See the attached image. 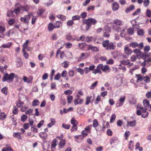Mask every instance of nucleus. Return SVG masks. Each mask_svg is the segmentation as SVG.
Segmentation results:
<instances>
[{
    "instance_id": "338daca9",
    "label": "nucleus",
    "mask_w": 151,
    "mask_h": 151,
    "mask_svg": "<svg viewBox=\"0 0 151 151\" xmlns=\"http://www.w3.org/2000/svg\"><path fill=\"white\" fill-rule=\"evenodd\" d=\"M97 83V81L95 82L90 87V88L91 89H93L96 86Z\"/></svg>"
},
{
    "instance_id": "412c9836",
    "label": "nucleus",
    "mask_w": 151,
    "mask_h": 151,
    "mask_svg": "<svg viewBox=\"0 0 151 151\" xmlns=\"http://www.w3.org/2000/svg\"><path fill=\"white\" fill-rule=\"evenodd\" d=\"M127 32L129 35H132L134 33V29L133 28L130 27L128 29Z\"/></svg>"
},
{
    "instance_id": "f704fd0d",
    "label": "nucleus",
    "mask_w": 151,
    "mask_h": 151,
    "mask_svg": "<svg viewBox=\"0 0 151 151\" xmlns=\"http://www.w3.org/2000/svg\"><path fill=\"white\" fill-rule=\"evenodd\" d=\"M99 122L96 119H94L93 121V127L96 128L98 126Z\"/></svg>"
},
{
    "instance_id": "9d476101",
    "label": "nucleus",
    "mask_w": 151,
    "mask_h": 151,
    "mask_svg": "<svg viewBox=\"0 0 151 151\" xmlns=\"http://www.w3.org/2000/svg\"><path fill=\"white\" fill-rule=\"evenodd\" d=\"M115 46L114 45L112 42H109L106 48L105 49L106 50H114L115 49Z\"/></svg>"
},
{
    "instance_id": "a19ab883",
    "label": "nucleus",
    "mask_w": 151,
    "mask_h": 151,
    "mask_svg": "<svg viewBox=\"0 0 151 151\" xmlns=\"http://www.w3.org/2000/svg\"><path fill=\"white\" fill-rule=\"evenodd\" d=\"M66 143L64 139L60 140L59 143L60 146L63 147L65 145Z\"/></svg>"
},
{
    "instance_id": "79ce46f5",
    "label": "nucleus",
    "mask_w": 151,
    "mask_h": 151,
    "mask_svg": "<svg viewBox=\"0 0 151 151\" xmlns=\"http://www.w3.org/2000/svg\"><path fill=\"white\" fill-rule=\"evenodd\" d=\"M27 116L26 115H23L21 117V120L23 122H24L27 119Z\"/></svg>"
},
{
    "instance_id": "6ab92c4d",
    "label": "nucleus",
    "mask_w": 151,
    "mask_h": 151,
    "mask_svg": "<svg viewBox=\"0 0 151 151\" xmlns=\"http://www.w3.org/2000/svg\"><path fill=\"white\" fill-rule=\"evenodd\" d=\"M134 5H131L126 9L125 12L127 13H128L130 11L134 10Z\"/></svg>"
},
{
    "instance_id": "c03bdc74",
    "label": "nucleus",
    "mask_w": 151,
    "mask_h": 151,
    "mask_svg": "<svg viewBox=\"0 0 151 151\" xmlns=\"http://www.w3.org/2000/svg\"><path fill=\"white\" fill-rule=\"evenodd\" d=\"M130 45L133 48H135L138 45V43L136 42H132L130 43Z\"/></svg>"
},
{
    "instance_id": "bf43d9fd",
    "label": "nucleus",
    "mask_w": 151,
    "mask_h": 151,
    "mask_svg": "<svg viewBox=\"0 0 151 151\" xmlns=\"http://www.w3.org/2000/svg\"><path fill=\"white\" fill-rule=\"evenodd\" d=\"M45 11V10L42 9H39L37 12V14L39 15H41Z\"/></svg>"
},
{
    "instance_id": "864d4df0",
    "label": "nucleus",
    "mask_w": 151,
    "mask_h": 151,
    "mask_svg": "<svg viewBox=\"0 0 151 151\" xmlns=\"http://www.w3.org/2000/svg\"><path fill=\"white\" fill-rule=\"evenodd\" d=\"M73 98V96H68L67 97L68 102L69 104L71 103L72 100Z\"/></svg>"
},
{
    "instance_id": "4be33fe9",
    "label": "nucleus",
    "mask_w": 151,
    "mask_h": 151,
    "mask_svg": "<svg viewBox=\"0 0 151 151\" xmlns=\"http://www.w3.org/2000/svg\"><path fill=\"white\" fill-rule=\"evenodd\" d=\"M11 45L12 43L11 42H9L2 45V47L4 48H9L11 47Z\"/></svg>"
},
{
    "instance_id": "0e129e2a",
    "label": "nucleus",
    "mask_w": 151,
    "mask_h": 151,
    "mask_svg": "<svg viewBox=\"0 0 151 151\" xmlns=\"http://www.w3.org/2000/svg\"><path fill=\"white\" fill-rule=\"evenodd\" d=\"M67 72L65 70H63L61 73V76L63 77H65L67 75Z\"/></svg>"
},
{
    "instance_id": "8fccbe9b",
    "label": "nucleus",
    "mask_w": 151,
    "mask_h": 151,
    "mask_svg": "<svg viewBox=\"0 0 151 151\" xmlns=\"http://www.w3.org/2000/svg\"><path fill=\"white\" fill-rule=\"evenodd\" d=\"M80 19V17L78 15L73 16L72 17V19L73 20H79Z\"/></svg>"
},
{
    "instance_id": "7ed1b4c3",
    "label": "nucleus",
    "mask_w": 151,
    "mask_h": 151,
    "mask_svg": "<svg viewBox=\"0 0 151 151\" xmlns=\"http://www.w3.org/2000/svg\"><path fill=\"white\" fill-rule=\"evenodd\" d=\"M122 25L123 22L121 20L116 19L114 20V24L112 26V27L114 30L117 32H119L121 30L120 26Z\"/></svg>"
},
{
    "instance_id": "aec40b11",
    "label": "nucleus",
    "mask_w": 151,
    "mask_h": 151,
    "mask_svg": "<svg viewBox=\"0 0 151 151\" xmlns=\"http://www.w3.org/2000/svg\"><path fill=\"white\" fill-rule=\"evenodd\" d=\"M143 80L146 83H149L150 82V78L148 76H146L143 77Z\"/></svg>"
},
{
    "instance_id": "5fc2aeb1",
    "label": "nucleus",
    "mask_w": 151,
    "mask_h": 151,
    "mask_svg": "<svg viewBox=\"0 0 151 151\" xmlns=\"http://www.w3.org/2000/svg\"><path fill=\"white\" fill-rule=\"evenodd\" d=\"M141 9H138L133 14V16H135L139 14L140 12Z\"/></svg>"
},
{
    "instance_id": "a211bd4d",
    "label": "nucleus",
    "mask_w": 151,
    "mask_h": 151,
    "mask_svg": "<svg viewBox=\"0 0 151 151\" xmlns=\"http://www.w3.org/2000/svg\"><path fill=\"white\" fill-rule=\"evenodd\" d=\"M51 122L48 124L47 126L48 127H51L53 126L55 123V120L54 119H50Z\"/></svg>"
},
{
    "instance_id": "2eb2a0df",
    "label": "nucleus",
    "mask_w": 151,
    "mask_h": 151,
    "mask_svg": "<svg viewBox=\"0 0 151 151\" xmlns=\"http://www.w3.org/2000/svg\"><path fill=\"white\" fill-rule=\"evenodd\" d=\"M88 48L89 50L94 52H98L99 51V49L97 47L92 45H89Z\"/></svg>"
},
{
    "instance_id": "5701e85b",
    "label": "nucleus",
    "mask_w": 151,
    "mask_h": 151,
    "mask_svg": "<svg viewBox=\"0 0 151 151\" xmlns=\"http://www.w3.org/2000/svg\"><path fill=\"white\" fill-rule=\"evenodd\" d=\"M129 149L130 150H132L134 148V144L132 140L129 141L128 145Z\"/></svg>"
},
{
    "instance_id": "69168bd1",
    "label": "nucleus",
    "mask_w": 151,
    "mask_h": 151,
    "mask_svg": "<svg viewBox=\"0 0 151 151\" xmlns=\"http://www.w3.org/2000/svg\"><path fill=\"white\" fill-rule=\"evenodd\" d=\"M60 77V74L59 73H58L55 76L54 78V79L55 80H58Z\"/></svg>"
},
{
    "instance_id": "393cba45",
    "label": "nucleus",
    "mask_w": 151,
    "mask_h": 151,
    "mask_svg": "<svg viewBox=\"0 0 151 151\" xmlns=\"http://www.w3.org/2000/svg\"><path fill=\"white\" fill-rule=\"evenodd\" d=\"M71 123L74 127H76L77 126L78 122L75 119L72 118L71 120Z\"/></svg>"
},
{
    "instance_id": "dca6fc26",
    "label": "nucleus",
    "mask_w": 151,
    "mask_h": 151,
    "mask_svg": "<svg viewBox=\"0 0 151 151\" xmlns=\"http://www.w3.org/2000/svg\"><path fill=\"white\" fill-rule=\"evenodd\" d=\"M92 98L91 96H87L86 98L85 104L88 105L91 102V99Z\"/></svg>"
},
{
    "instance_id": "9b49d317",
    "label": "nucleus",
    "mask_w": 151,
    "mask_h": 151,
    "mask_svg": "<svg viewBox=\"0 0 151 151\" xmlns=\"http://www.w3.org/2000/svg\"><path fill=\"white\" fill-rule=\"evenodd\" d=\"M83 101V100L82 99L76 98L74 100V104L76 105L78 104H82Z\"/></svg>"
},
{
    "instance_id": "423d86ee",
    "label": "nucleus",
    "mask_w": 151,
    "mask_h": 151,
    "mask_svg": "<svg viewBox=\"0 0 151 151\" xmlns=\"http://www.w3.org/2000/svg\"><path fill=\"white\" fill-rule=\"evenodd\" d=\"M125 97L124 96H121L116 103V106L117 107L121 106L123 104L125 101Z\"/></svg>"
},
{
    "instance_id": "c756f323",
    "label": "nucleus",
    "mask_w": 151,
    "mask_h": 151,
    "mask_svg": "<svg viewBox=\"0 0 151 151\" xmlns=\"http://www.w3.org/2000/svg\"><path fill=\"white\" fill-rule=\"evenodd\" d=\"M62 25V22L61 21H58L56 22L55 26V28H59L61 27Z\"/></svg>"
},
{
    "instance_id": "4c0bfd02",
    "label": "nucleus",
    "mask_w": 151,
    "mask_h": 151,
    "mask_svg": "<svg viewBox=\"0 0 151 151\" xmlns=\"http://www.w3.org/2000/svg\"><path fill=\"white\" fill-rule=\"evenodd\" d=\"M150 1L149 0H144L143 2L144 6L145 7H147L150 4Z\"/></svg>"
},
{
    "instance_id": "680f3d73",
    "label": "nucleus",
    "mask_w": 151,
    "mask_h": 151,
    "mask_svg": "<svg viewBox=\"0 0 151 151\" xmlns=\"http://www.w3.org/2000/svg\"><path fill=\"white\" fill-rule=\"evenodd\" d=\"M117 126L121 127L122 124V121L121 120H119L117 121L116 123Z\"/></svg>"
},
{
    "instance_id": "f03ea898",
    "label": "nucleus",
    "mask_w": 151,
    "mask_h": 151,
    "mask_svg": "<svg viewBox=\"0 0 151 151\" xmlns=\"http://www.w3.org/2000/svg\"><path fill=\"white\" fill-rule=\"evenodd\" d=\"M96 22V21L95 19L89 18L84 21L82 26H84L85 25H86L85 26L86 30L88 31L92 24H94Z\"/></svg>"
},
{
    "instance_id": "58836bf2",
    "label": "nucleus",
    "mask_w": 151,
    "mask_h": 151,
    "mask_svg": "<svg viewBox=\"0 0 151 151\" xmlns=\"http://www.w3.org/2000/svg\"><path fill=\"white\" fill-rule=\"evenodd\" d=\"M116 117V115L114 114H112L111 116V118L110 119V123H113V122H114L115 119Z\"/></svg>"
},
{
    "instance_id": "1a4fd4ad",
    "label": "nucleus",
    "mask_w": 151,
    "mask_h": 151,
    "mask_svg": "<svg viewBox=\"0 0 151 151\" xmlns=\"http://www.w3.org/2000/svg\"><path fill=\"white\" fill-rule=\"evenodd\" d=\"M122 83V79L121 77L117 78L116 81L115 86L117 87L121 86Z\"/></svg>"
},
{
    "instance_id": "052dcab7",
    "label": "nucleus",
    "mask_w": 151,
    "mask_h": 151,
    "mask_svg": "<svg viewBox=\"0 0 151 151\" xmlns=\"http://www.w3.org/2000/svg\"><path fill=\"white\" fill-rule=\"evenodd\" d=\"M36 127V126L34 125L31 128V130L34 133L37 132L38 131L37 129L35 128Z\"/></svg>"
},
{
    "instance_id": "f257e3e1",
    "label": "nucleus",
    "mask_w": 151,
    "mask_h": 151,
    "mask_svg": "<svg viewBox=\"0 0 151 151\" xmlns=\"http://www.w3.org/2000/svg\"><path fill=\"white\" fill-rule=\"evenodd\" d=\"M101 70L105 72H108L110 71V69L109 66L108 65H106L103 66L102 64H101L99 65L94 70L93 72V73L95 74H96L97 73H101Z\"/></svg>"
},
{
    "instance_id": "49530a36",
    "label": "nucleus",
    "mask_w": 151,
    "mask_h": 151,
    "mask_svg": "<svg viewBox=\"0 0 151 151\" xmlns=\"http://www.w3.org/2000/svg\"><path fill=\"white\" fill-rule=\"evenodd\" d=\"M119 67H118L119 69L122 70L123 72H124L126 70V68L124 65H122V64L119 65Z\"/></svg>"
},
{
    "instance_id": "09e8293b",
    "label": "nucleus",
    "mask_w": 151,
    "mask_h": 151,
    "mask_svg": "<svg viewBox=\"0 0 151 151\" xmlns=\"http://www.w3.org/2000/svg\"><path fill=\"white\" fill-rule=\"evenodd\" d=\"M13 13H14V12L13 11H9L8 12L7 15V16L9 17H13L14 16L13 14Z\"/></svg>"
},
{
    "instance_id": "b1692460",
    "label": "nucleus",
    "mask_w": 151,
    "mask_h": 151,
    "mask_svg": "<svg viewBox=\"0 0 151 151\" xmlns=\"http://www.w3.org/2000/svg\"><path fill=\"white\" fill-rule=\"evenodd\" d=\"M39 101L38 100L35 99L34 100L32 103V104L33 106H36L39 105Z\"/></svg>"
},
{
    "instance_id": "bb28decb",
    "label": "nucleus",
    "mask_w": 151,
    "mask_h": 151,
    "mask_svg": "<svg viewBox=\"0 0 151 151\" xmlns=\"http://www.w3.org/2000/svg\"><path fill=\"white\" fill-rule=\"evenodd\" d=\"M136 76L137 78V82H141L142 80H143V76H142L139 75H137Z\"/></svg>"
},
{
    "instance_id": "13d9d810",
    "label": "nucleus",
    "mask_w": 151,
    "mask_h": 151,
    "mask_svg": "<svg viewBox=\"0 0 151 151\" xmlns=\"http://www.w3.org/2000/svg\"><path fill=\"white\" fill-rule=\"evenodd\" d=\"M23 104V103L20 100H18L17 102V106L20 107L22 106Z\"/></svg>"
},
{
    "instance_id": "4d7b16f0",
    "label": "nucleus",
    "mask_w": 151,
    "mask_h": 151,
    "mask_svg": "<svg viewBox=\"0 0 151 151\" xmlns=\"http://www.w3.org/2000/svg\"><path fill=\"white\" fill-rule=\"evenodd\" d=\"M58 38L57 35L56 33H53L52 35V39L53 40H55Z\"/></svg>"
},
{
    "instance_id": "6e6552de",
    "label": "nucleus",
    "mask_w": 151,
    "mask_h": 151,
    "mask_svg": "<svg viewBox=\"0 0 151 151\" xmlns=\"http://www.w3.org/2000/svg\"><path fill=\"white\" fill-rule=\"evenodd\" d=\"M124 53L126 54L127 56L125 55L124 54L123 56L125 58H127V56L131 54L132 52V51L128 47L126 46L124 48Z\"/></svg>"
},
{
    "instance_id": "774afa93",
    "label": "nucleus",
    "mask_w": 151,
    "mask_h": 151,
    "mask_svg": "<svg viewBox=\"0 0 151 151\" xmlns=\"http://www.w3.org/2000/svg\"><path fill=\"white\" fill-rule=\"evenodd\" d=\"M68 74L70 76L73 77L74 75V71L73 70H70L69 71Z\"/></svg>"
},
{
    "instance_id": "72a5a7b5",
    "label": "nucleus",
    "mask_w": 151,
    "mask_h": 151,
    "mask_svg": "<svg viewBox=\"0 0 151 151\" xmlns=\"http://www.w3.org/2000/svg\"><path fill=\"white\" fill-rule=\"evenodd\" d=\"M137 58H138V56L137 54V55H133L131 57L130 59L132 61L134 62L136 60Z\"/></svg>"
},
{
    "instance_id": "e2e57ef3",
    "label": "nucleus",
    "mask_w": 151,
    "mask_h": 151,
    "mask_svg": "<svg viewBox=\"0 0 151 151\" xmlns=\"http://www.w3.org/2000/svg\"><path fill=\"white\" fill-rule=\"evenodd\" d=\"M69 63V62L68 61H65L62 63V64H63V66L64 68H66L68 67Z\"/></svg>"
},
{
    "instance_id": "20e7f679",
    "label": "nucleus",
    "mask_w": 151,
    "mask_h": 151,
    "mask_svg": "<svg viewBox=\"0 0 151 151\" xmlns=\"http://www.w3.org/2000/svg\"><path fill=\"white\" fill-rule=\"evenodd\" d=\"M14 77V74L13 73H11L9 75L6 73L3 76V81L4 82L7 81L8 82H11L13 80Z\"/></svg>"
},
{
    "instance_id": "2f4dec72",
    "label": "nucleus",
    "mask_w": 151,
    "mask_h": 151,
    "mask_svg": "<svg viewBox=\"0 0 151 151\" xmlns=\"http://www.w3.org/2000/svg\"><path fill=\"white\" fill-rule=\"evenodd\" d=\"M6 115L4 113H1L0 115V119L1 120H4L6 118Z\"/></svg>"
},
{
    "instance_id": "473e14b6",
    "label": "nucleus",
    "mask_w": 151,
    "mask_h": 151,
    "mask_svg": "<svg viewBox=\"0 0 151 151\" xmlns=\"http://www.w3.org/2000/svg\"><path fill=\"white\" fill-rule=\"evenodd\" d=\"M67 39L70 41H73L76 40L75 38H73L70 35H68L66 37Z\"/></svg>"
},
{
    "instance_id": "e433bc0d",
    "label": "nucleus",
    "mask_w": 151,
    "mask_h": 151,
    "mask_svg": "<svg viewBox=\"0 0 151 151\" xmlns=\"http://www.w3.org/2000/svg\"><path fill=\"white\" fill-rule=\"evenodd\" d=\"M121 64L122 65H128L130 64V62L129 60L127 61L125 60H123L121 61Z\"/></svg>"
},
{
    "instance_id": "3c124183",
    "label": "nucleus",
    "mask_w": 151,
    "mask_h": 151,
    "mask_svg": "<svg viewBox=\"0 0 151 151\" xmlns=\"http://www.w3.org/2000/svg\"><path fill=\"white\" fill-rule=\"evenodd\" d=\"M21 11V10L20 7L17 8V9H14L13 11L14 13H15L16 14H18Z\"/></svg>"
},
{
    "instance_id": "ea45409f",
    "label": "nucleus",
    "mask_w": 151,
    "mask_h": 151,
    "mask_svg": "<svg viewBox=\"0 0 151 151\" xmlns=\"http://www.w3.org/2000/svg\"><path fill=\"white\" fill-rule=\"evenodd\" d=\"M101 99V97L100 96H97V98L96 99L95 101L94 102L95 104L96 105L100 101Z\"/></svg>"
},
{
    "instance_id": "f3484780",
    "label": "nucleus",
    "mask_w": 151,
    "mask_h": 151,
    "mask_svg": "<svg viewBox=\"0 0 151 151\" xmlns=\"http://www.w3.org/2000/svg\"><path fill=\"white\" fill-rule=\"evenodd\" d=\"M13 136L16 137L19 139H21L22 137L21 136V133L19 132H13Z\"/></svg>"
},
{
    "instance_id": "4468645a",
    "label": "nucleus",
    "mask_w": 151,
    "mask_h": 151,
    "mask_svg": "<svg viewBox=\"0 0 151 151\" xmlns=\"http://www.w3.org/2000/svg\"><path fill=\"white\" fill-rule=\"evenodd\" d=\"M55 28V26L52 22H50L48 24V29L49 31H52Z\"/></svg>"
},
{
    "instance_id": "c9c22d12",
    "label": "nucleus",
    "mask_w": 151,
    "mask_h": 151,
    "mask_svg": "<svg viewBox=\"0 0 151 151\" xmlns=\"http://www.w3.org/2000/svg\"><path fill=\"white\" fill-rule=\"evenodd\" d=\"M109 42V40H106L102 42V45L104 47L106 48V47H107L108 45V43Z\"/></svg>"
},
{
    "instance_id": "cd10ccee",
    "label": "nucleus",
    "mask_w": 151,
    "mask_h": 151,
    "mask_svg": "<svg viewBox=\"0 0 151 151\" xmlns=\"http://www.w3.org/2000/svg\"><path fill=\"white\" fill-rule=\"evenodd\" d=\"M143 103L144 106L146 107V108L147 107H148L150 104L149 101L147 99L144 100L143 101Z\"/></svg>"
},
{
    "instance_id": "de8ad7c7",
    "label": "nucleus",
    "mask_w": 151,
    "mask_h": 151,
    "mask_svg": "<svg viewBox=\"0 0 151 151\" xmlns=\"http://www.w3.org/2000/svg\"><path fill=\"white\" fill-rule=\"evenodd\" d=\"M22 61L21 60H20L19 61L17 62V66L18 67H20L22 65Z\"/></svg>"
},
{
    "instance_id": "a18cd8bd",
    "label": "nucleus",
    "mask_w": 151,
    "mask_h": 151,
    "mask_svg": "<svg viewBox=\"0 0 151 151\" xmlns=\"http://www.w3.org/2000/svg\"><path fill=\"white\" fill-rule=\"evenodd\" d=\"M146 16L149 17H151V11L148 9H147L146 10Z\"/></svg>"
},
{
    "instance_id": "0eeeda50",
    "label": "nucleus",
    "mask_w": 151,
    "mask_h": 151,
    "mask_svg": "<svg viewBox=\"0 0 151 151\" xmlns=\"http://www.w3.org/2000/svg\"><path fill=\"white\" fill-rule=\"evenodd\" d=\"M32 15L31 14L24 16L23 17H22L20 18L21 21L24 23H27L30 18Z\"/></svg>"
},
{
    "instance_id": "c85d7f7f",
    "label": "nucleus",
    "mask_w": 151,
    "mask_h": 151,
    "mask_svg": "<svg viewBox=\"0 0 151 151\" xmlns=\"http://www.w3.org/2000/svg\"><path fill=\"white\" fill-rule=\"evenodd\" d=\"M2 151H13V150L10 146H6V147L3 148L2 149Z\"/></svg>"
},
{
    "instance_id": "37998d69",
    "label": "nucleus",
    "mask_w": 151,
    "mask_h": 151,
    "mask_svg": "<svg viewBox=\"0 0 151 151\" xmlns=\"http://www.w3.org/2000/svg\"><path fill=\"white\" fill-rule=\"evenodd\" d=\"M137 34L139 35H143L144 33V31L142 29H140L138 30Z\"/></svg>"
},
{
    "instance_id": "f8f14e48",
    "label": "nucleus",
    "mask_w": 151,
    "mask_h": 151,
    "mask_svg": "<svg viewBox=\"0 0 151 151\" xmlns=\"http://www.w3.org/2000/svg\"><path fill=\"white\" fill-rule=\"evenodd\" d=\"M119 8V4L116 2H114L112 4V9L113 10L116 11Z\"/></svg>"
},
{
    "instance_id": "ddd939ff",
    "label": "nucleus",
    "mask_w": 151,
    "mask_h": 151,
    "mask_svg": "<svg viewBox=\"0 0 151 151\" xmlns=\"http://www.w3.org/2000/svg\"><path fill=\"white\" fill-rule=\"evenodd\" d=\"M136 124V120H134L133 121H127V125L131 127H134L135 126Z\"/></svg>"
},
{
    "instance_id": "6e6d98bb",
    "label": "nucleus",
    "mask_w": 151,
    "mask_h": 151,
    "mask_svg": "<svg viewBox=\"0 0 151 151\" xmlns=\"http://www.w3.org/2000/svg\"><path fill=\"white\" fill-rule=\"evenodd\" d=\"M86 39L87 42H88L90 43L93 40V38L91 37H86Z\"/></svg>"
},
{
    "instance_id": "603ef678",
    "label": "nucleus",
    "mask_w": 151,
    "mask_h": 151,
    "mask_svg": "<svg viewBox=\"0 0 151 151\" xmlns=\"http://www.w3.org/2000/svg\"><path fill=\"white\" fill-rule=\"evenodd\" d=\"M63 128L66 129H69L70 127V124H63L62 125Z\"/></svg>"
},
{
    "instance_id": "a878e982",
    "label": "nucleus",
    "mask_w": 151,
    "mask_h": 151,
    "mask_svg": "<svg viewBox=\"0 0 151 151\" xmlns=\"http://www.w3.org/2000/svg\"><path fill=\"white\" fill-rule=\"evenodd\" d=\"M28 40H26V42L23 44V48L22 49V51H25V50H26L27 48L28 47Z\"/></svg>"
},
{
    "instance_id": "39448f33",
    "label": "nucleus",
    "mask_w": 151,
    "mask_h": 151,
    "mask_svg": "<svg viewBox=\"0 0 151 151\" xmlns=\"http://www.w3.org/2000/svg\"><path fill=\"white\" fill-rule=\"evenodd\" d=\"M137 108L140 109L142 111V112L146 114L145 115V116H144V114H143L142 115V116L143 118H146L147 117L148 114V113H145L147 110V108L146 107H143L141 106V105L140 104H138L137 105Z\"/></svg>"
},
{
    "instance_id": "7c9ffc66",
    "label": "nucleus",
    "mask_w": 151,
    "mask_h": 151,
    "mask_svg": "<svg viewBox=\"0 0 151 151\" xmlns=\"http://www.w3.org/2000/svg\"><path fill=\"white\" fill-rule=\"evenodd\" d=\"M2 93L6 95L7 94V88L6 87H4L2 88L1 90Z\"/></svg>"
}]
</instances>
